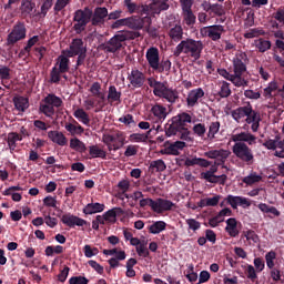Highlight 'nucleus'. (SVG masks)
I'll list each match as a JSON object with an SVG mask.
<instances>
[{
  "instance_id": "nucleus-1",
  "label": "nucleus",
  "mask_w": 284,
  "mask_h": 284,
  "mask_svg": "<svg viewBox=\"0 0 284 284\" xmlns=\"http://www.w3.org/2000/svg\"><path fill=\"white\" fill-rule=\"evenodd\" d=\"M187 123H192L190 113L182 112L172 116L164 125L165 136H175L180 141H192V131L187 129Z\"/></svg>"
},
{
  "instance_id": "nucleus-2",
  "label": "nucleus",
  "mask_w": 284,
  "mask_h": 284,
  "mask_svg": "<svg viewBox=\"0 0 284 284\" xmlns=\"http://www.w3.org/2000/svg\"><path fill=\"white\" fill-rule=\"evenodd\" d=\"M204 48L205 44H203V41L195 40L193 38H186L175 47L173 51V57L184 54V57H187V59L199 61V59H201V54H203Z\"/></svg>"
},
{
  "instance_id": "nucleus-3",
  "label": "nucleus",
  "mask_w": 284,
  "mask_h": 284,
  "mask_svg": "<svg viewBox=\"0 0 284 284\" xmlns=\"http://www.w3.org/2000/svg\"><path fill=\"white\" fill-rule=\"evenodd\" d=\"M231 116L236 121V123H241V120L246 116L245 123L251 125L252 132H258V128H261V115L254 111L250 103L231 111Z\"/></svg>"
},
{
  "instance_id": "nucleus-4",
  "label": "nucleus",
  "mask_w": 284,
  "mask_h": 284,
  "mask_svg": "<svg viewBox=\"0 0 284 284\" xmlns=\"http://www.w3.org/2000/svg\"><path fill=\"white\" fill-rule=\"evenodd\" d=\"M59 108H63V100L54 93H49L41 101L39 112L40 114H44L48 119H52V116L57 114V110H59Z\"/></svg>"
},
{
  "instance_id": "nucleus-5",
  "label": "nucleus",
  "mask_w": 284,
  "mask_h": 284,
  "mask_svg": "<svg viewBox=\"0 0 284 284\" xmlns=\"http://www.w3.org/2000/svg\"><path fill=\"white\" fill-rule=\"evenodd\" d=\"M92 9L85 7L84 9H79L73 13V30L77 34H81L85 32V28H88V23L92 22Z\"/></svg>"
},
{
  "instance_id": "nucleus-6",
  "label": "nucleus",
  "mask_w": 284,
  "mask_h": 284,
  "mask_svg": "<svg viewBox=\"0 0 284 284\" xmlns=\"http://www.w3.org/2000/svg\"><path fill=\"white\" fill-rule=\"evenodd\" d=\"M232 152L236 159L242 161V163H245V165H254V151H252L247 143H234L232 146Z\"/></svg>"
},
{
  "instance_id": "nucleus-7",
  "label": "nucleus",
  "mask_w": 284,
  "mask_h": 284,
  "mask_svg": "<svg viewBox=\"0 0 284 284\" xmlns=\"http://www.w3.org/2000/svg\"><path fill=\"white\" fill-rule=\"evenodd\" d=\"M102 143L106 145L109 152H116V150H121L123 145H125V133L123 131H116L113 134H103L102 135Z\"/></svg>"
},
{
  "instance_id": "nucleus-8",
  "label": "nucleus",
  "mask_w": 284,
  "mask_h": 284,
  "mask_svg": "<svg viewBox=\"0 0 284 284\" xmlns=\"http://www.w3.org/2000/svg\"><path fill=\"white\" fill-rule=\"evenodd\" d=\"M27 34H28V29L26 28V23L18 21L7 37V45H14V43H19V41H23Z\"/></svg>"
},
{
  "instance_id": "nucleus-9",
  "label": "nucleus",
  "mask_w": 284,
  "mask_h": 284,
  "mask_svg": "<svg viewBox=\"0 0 284 284\" xmlns=\"http://www.w3.org/2000/svg\"><path fill=\"white\" fill-rule=\"evenodd\" d=\"M125 43V38L121 33H116L109 41L100 44V50H103L106 54H115Z\"/></svg>"
},
{
  "instance_id": "nucleus-10",
  "label": "nucleus",
  "mask_w": 284,
  "mask_h": 284,
  "mask_svg": "<svg viewBox=\"0 0 284 284\" xmlns=\"http://www.w3.org/2000/svg\"><path fill=\"white\" fill-rule=\"evenodd\" d=\"M262 145L266 150L275 152L274 156H277V159H284V139L282 140L281 135H276L274 139H265Z\"/></svg>"
},
{
  "instance_id": "nucleus-11",
  "label": "nucleus",
  "mask_w": 284,
  "mask_h": 284,
  "mask_svg": "<svg viewBox=\"0 0 284 284\" xmlns=\"http://www.w3.org/2000/svg\"><path fill=\"white\" fill-rule=\"evenodd\" d=\"M105 19H108V8L97 7L94 11H92L91 26L103 28V26H105Z\"/></svg>"
},
{
  "instance_id": "nucleus-12",
  "label": "nucleus",
  "mask_w": 284,
  "mask_h": 284,
  "mask_svg": "<svg viewBox=\"0 0 284 284\" xmlns=\"http://www.w3.org/2000/svg\"><path fill=\"white\" fill-rule=\"evenodd\" d=\"M156 97H159V99H164L171 105H174V103H179V91L176 89L168 87L166 82Z\"/></svg>"
},
{
  "instance_id": "nucleus-13",
  "label": "nucleus",
  "mask_w": 284,
  "mask_h": 284,
  "mask_svg": "<svg viewBox=\"0 0 284 284\" xmlns=\"http://www.w3.org/2000/svg\"><path fill=\"white\" fill-rule=\"evenodd\" d=\"M230 154H232L230 150L220 149L205 152L204 156H206V159H215V165H225V161H227Z\"/></svg>"
},
{
  "instance_id": "nucleus-14",
  "label": "nucleus",
  "mask_w": 284,
  "mask_h": 284,
  "mask_svg": "<svg viewBox=\"0 0 284 284\" xmlns=\"http://www.w3.org/2000/svg\"><path fill=\"white\" fill-rule=\"evenodd\" d=\"M145 23L146 26H150V23H152V18H141L139 16H131L126 18V28H130L131 30H143Z\"/></svg>"
},
{
  "instance_id": "nucleus-15",
  "label": "nucleus",
  "mask_w": 284,
  "mask_h": 284,
  "mask_svg": "<svg viewBox=\"0 0 284 284\" xmlns=\"http://www.w3.org/2000/svg\"><path fill=\"white\" fill-rule=\"evenodd\" d=\"M175 205L176 204L170 200L158 197L154 200L153 212H155V214H163V212L172 211V207H175Z\"/></svg>"
},
{
  "instance_id": "nucleus-16",
  "label": "nucleus",
  "mask_w": 284,
  "mask_h": 284,
  "mask_svg": "<svg viewBox=\"0 0 284 284\" xmlns=\"http://www.w3.org/2000/svg\"><path fill=\"white\" fill-rule=\"evenodd\" d=\"M61 222L68 227H74V225L78 227H83V225H88V221L70 213L62 215Z\"/></svg>"
},
{
  "instance_id": "nucleus-17",
  "label": "nucleus",
  "mask_w": 284,
  "mask_h": 284,
  "mask_svg": "<svg viewBox=\"0 0 284 284\" xmlns=\"http://www.w3.org/2000/svg\"><path fill=\"white\" fill-rule=\"evenodd\" d=\"M225 201L233 210H237L239 205L240 207H250L252 205V202L247 197L243 196L227 195Z\"/></svg>"
},
{
  "instance_id": "nucleus-18",
  "label": "nucleus",
  "mask_w": 284,
  "mask_h": 284,
  "mask_svg": "<svg viewBox=\"0 0 284 284\" xmlns=\"http://www.w3.org/2000/svg\"><path fill=\"white\" fill-rule=\"evenodd\" d=\"M145 59H146V61L149 63V68H152L153 70L155 68H158L159 62L161 61V55H160V52H159V48L150 47L146 50Z\"/></svg>"
},
{
  "instance_id": "nucleus-19",
  "label": "nucleus",
  "mask_w": 284,
  "mask_h": 284,
  "mask_svg": "<svg viewBox=\"0 0 284 284\" xmlns=\"http://www.w3.org/2000/svg\"><path fill=\"white\" fill-rule=\"evenodd\" d=\"M151 114H153L154 123H163L168 119V108L156 103L151 108Z\"/></svg>"
},
{
  "instance_id": "nucleus-20",
  "label": "nucleus",
  "mask_w": 284,
  "mask_h": 284,
  "mask_svg": "<svg viewBox=\"0 0 284 284\" xmlns=\"http://www.w3.org/2000/svg\"><path fill=\"white\" fill-rule=\"evenodd\" d=\"M128 80L130 81L132 88L135 89L143 88V85H145V74L138 69L131 71Z\"/></svg>"
},
{
  "instance_id": "nucleus-21",
  "label": "nucleus",
  "mask_w": 284,
  "mask_h": 284,
  "mask_svg": "<svg viewBox=\"0 0 284 284\" xmlns=\"http://www.w3.org/2000/svg\"><path fill=\"white\" fill-rule=\"evenodd\" d=\"M231 141H233V143H247V145H254V143H256V135L250 132H241L231 135Z\"/></svg>"
},
{
  "instance_id": "nucleus-22",
  "label": "nucleus",
  "mask_w": 284,
  "mask_h": 284,
  "mask_svg": "<svg viewBox=\"0 0 284 284\" xmlns=\"http://www.w3.org/2000/svg\"><path fill=\"white\" fill-rule=\"evenodd\" d=\"M204 97L205 91H203L201 88L191 90L186 98L187 108H194L195 105H199V99H203Z\"/></svg>"
},
{
  "instance_id": "nucleus-23",
  "label": "nucleus",
  "mask_w": 284,
  "mask_h": 284,
  "mask_svg": "<svg viewBox=\"0 0 284 284\" xmlns=\"http://www.w3.org/2000/svg\"><path fill=\"white\" fill-rule=\"evenodd\" d=\"M88 50L84 45H83V40L75 38L72 40L69 50H67V57L72 58V57H77L78 54H80L81 52Z\"/></svg>"
},
{
  "instance_id": "nucleus-24",
  "label": "nucleus",
  "mask_w": 284,
  "mask_h": 284,
  "mask_svg": "<svg viewBox=\"0 0 284 284\" xmlns=\"http://www.w3.org/2000/svg\"><path fill=\"white\" fill-rule=\"evenodd\" d=\"M205 30L209 39H211L212 41H219V39H221V34L225 32V28L221 24H213L206 27Z\"/></svg>"
},
{
  "instance_id": "nucleus-25",
  "label": "nucleus",
  "mask_w": 284,
  "mask_h": 284,
  "mask_svg": "<svg viewBox=\"0 0 284 284\" xmlns=\"http://www.w3.org/2000/svg\"><path fill=\"white\" fill-rule=\"evenodd\" d=\"M284 90L283 87L282 89H278V83L276 81H272L268 83L267 88L264 89V97L265 99H273V97H283Z\"/></svg>"
},
{
  "instance_id": "nucleus-26",
  "label": "nucleus",
  "mask_w": 284,
  "mask_h": 284,
  "mask_svg": "<svg viewBox=\"0 0 284 284\" xmlns=\"http://www.w3.org/2000/svg\"><path fill=\"white\" fill-rule=\"evenodd\" d=\"M169 39L173 41V43H181L183 40V27L181 24H175L170 28L168 31Z\"/></svg>"
},
{
  "instance_id": "nucleus-27",
  "label": "nucleus",
  "mask_w": 284,
  "mask_h": 284,
  "mask_svg": "<svg viewBox=\"0 0 284 284\" xmlns=\"http://www.w3.org/2000/svg\"><path fill=\"white\" fill-rule=\"evenodd\" d=\"M48 136L52 143L60 145L61 148L68 145V138L61 131H49Z\"/></svg>"
},
{
  "instance_id": "nucleus-28",
  "label": "nucleus",
  "mask_w": 284,
  "mask_h": 284,
  "mask_svg": "<svg viewBox=\"0 0 284 284\" xmlns=\"http://www.w3.org/2000/svg\"><path fill=\"white\" fill-rule=\"evenodd\" d=\"M105 210V204H101L99 202L95 203H89L87 204L82 212L83 214L88 215H92V214H99L101 212H103Z\"/></svg>"
},
{
  "instance_id": "nucleus-29",
  "label": "nucleus",
  "mask_w": 284,
  "mask_h": 284,
  "mask_svg": "<svg viewBox=\"0 0 284 284\" xmlns=\"http://www.w3.org/2000/svg\"><path fill=\"white\" fill-rule=\"evenodd\" d=\"M64 130L71 134V136H81L83 132H85V129L77 122V120H73V123H65Z\"/></svg>"
},
{
  "instance_id": "nucleus-30",
  "label": "nucleus",
  "mask_w": 284,
  "mask_h": 284,
  "mask_svg": "<svg viewBox=\"0 0 284 284\" xmlns=\"http://www.w3.org/2000/svg\"><path fill=\"white\" fill-rule=\"evenodd\" d=\"M182 19L184 26L187 28H194L196 26V14H194V11L189 10V11H182Z\"/></svg>"
},
{
  "instance_id": "nucleus-31",
  "label": "nucleus",
  "mask_w": 284,
  "mask_h": 284,
  "mask_svg": "<svg viewBox=\"0 0 284 284\" xmlns=\"http://www.w3.org/2000/svg\"><path fill=\"white\" fill-rule=\"evenodd\" d=\"M121 95H122L121 91H118L115 85L109 87L106 99L110 105H112V103H121Z\"/></svg>"
},
{
  "instance_id": "nucleus-32",
  "label": "nucleus",
  "mask_w": 284,
  "mask_h": 284,
  "mask_svg": "<svg viewBox=\"0 0 284 284\" xmlns=\"http://www.w3.org/2000/svg\"><path fill=\"white\" fill-rule=\"evenodd\" d=\"M225 232H227L229 236H232V239H236V236L239 235L236 219L231 217L226 220Z\"/></svg>"
},
{
  "instance_id": "nucleus-33",
  "label": "nucleus",
  "mask_w": 284,
  "mask_h": 284,
  "mask_svg": "<svg viewBox=\"0 0 284 284\" xmlns=\"http://www.w3.org/2000/svg\"><path fill=\"white\" fill-rule=\"evenodd\" d=\"M13 105H14L16 110H18L19 112H26V110H28V108H30V102H29L28 98L14 97Z\"/></svg>"
},
{
  "instance_id": "nucleus-34",
  "label": "nucleus",
  "mask_w": 284,
  "mask_h": 284,
  "mask_svg": "<svg viewBox=\"0 0 284 284\" xmlns=\"http://www.w3.org/2000/svg\"><path fill=\"white\" fill-rule=\"evenodd\" d=\"M219 130H221V122L214 121L209 124V131L206 133V139L209 141H214L216 139V134H219Z\"/></svg>"
},
{
  "instance_id": "nucleus-35",
  "label": "nucleus",
  "mask_w": 284,
  "mask_h": 284,
  "mask_svg": "<svg viewBox=\"0 0 284 284\" xmlns=\"http://www.w3.org/2000/svg\"><path fill=\"white\" fill-rule=\"evenodd\" d=\"M57 65L60 72H63L64 74L65 72H70V58L65 55H59L58 62L55 63V68Z\"/></svg>"
},
{
  "instance_id": "nucleus-36",
  "label": "nucleus",
  "mask_w": 284,
  "mask_h": 284,
  "mask_svg": "<svg viewBox=\"0 0 284 284\" xmlns=\"http://www.w3.org/2000/svg\"><path fill=\"white\" fill-rule=\"evenodd\" d=\"M70 148L71 150H74L75 152H79L80 154H83L88 151V146H85V143L83 141L79 140V138H73L70 140Z\"/></svg>"
},
{
  "instance_id": "nucleus-37",
  "label": "nucleus",
  "mask_w": 284,
  "mask_h": 284,
  "mask_svg": "<svg viewBox=\"0 0 284 284\" xmlns=\"http://www.w3.org/2000/svg\"><path fill=\"white\" fill-rule=\"evenodd\" d=\"M89 154L91 159H108V153L100 149L99 145L89 146Z\"/></svg>"
},
{
  "instance_id": "nucleus-38",
  "label": "nucleus",
  "mask_w": 284,
  "mask_h": 284,
  "mask_svg": "<svg viewBox=\"0 0 284 284\" xmlns=\"http://www.w3.org/2000/svg\"><path fill=\"white\" fill-rule=\"evenodd\" d=\"M73 116L77 118L80 123H83V125H90V115L88 112H85V110L77 109L73 112Z\"/></svg>"
},
{
  "instance_id": "nucleus-39",
  "label": "nucleus",
  "mask_w": 284,
  "mask_h": 284,
  "mask_svg": "<svg viewBox=\"0 0 284 284\" xmlns=\"http://www.w3.org/2000/svg\"><path fill=\"white\" fill-rule=\"evenodd\" d=\"M168 227V223L163 221H156L149 226L150 234H161V232H165Z\"/></svg>"
},
{
  "instance_id": "nucleus-40",
  "label": "nucleus",
  "mask_w": 284,
  "mask_h": 284,
  "mask_svg": "<svg viewBox=\"0 0 284 284\" xmlns=\"http://www.w3.org/2000/svg\"><path fill=\"white\" fill-rule=\"evenodd\" d=\"M0 79H1V85L7 88V90H10V85L8 84V81L10 79V68L6 65L0 67Z\"/></svg>"
},
{
  "instance_id": "nucleus-41",
  "label": "nucleus",
  "mask_w": 284,
  "mask_h": 284,
  "mask_svg": "<svg viewBox=\"0 0 284 284\" xmlns=\"http://www.w3.org/2000/svg\"><path fill=\"white\" fill-rule=\"evenodd\" d=\"M149 170L150 172H165L168 165H165L163 160H155L150 163Z\"/></svg>"
},
{
  "instance_id": "nucleus-42",
  "label": "nucleus",
  "mask_w": 284,
  "mask_h": 284,
  "mask_svg": "<svg viewBox=\"0 0 284 284\" xmlns=\"http://www.w3.org/2000/svg\"><path fill=\"white\" fill-rule=\"evenodd\" d=\"M156 7L155 4H153V2L151 4H139V10L138 13L143 16L146 14L145 17H150V14H156Z\"/></svg>"
},
{
  "instance_id": "nucleus-43",
  "label": "nucleus",
  "mask_w": 284,
  "mask_h": 284,
  "mask_svg": "<svg viewBox=\"0 0 284 284\" xmlns=\"http://www.w3.org/2000/svg\"><path fill=\"white\" fill-rule=\"evenodd\" d=\"M148 83L150 88H153V94L154 97H158L161 92L162 88L165 85V82L156 81L154 78H148Z\"/></svg>"
},
{
  "instance_id": "nucleus-44",
  "label": "nucleus",
  "mask_w": 284,
  "mask_h": 284,
  "mask_svg": "<svg viewBox=\"0 0 284 284\" xmlns=\"http://www.w3.org/2000/svg\"><path fill=\"white\" fill-rule=\"evenodd\" d=\"M242 236H244V239H246V241H248L250 245H254L256 243H260L261 239L258 237V234H256V232L254 230H247L244 231Z\"/></svg>"
},
{
  "instance_id": "nucleus-45",
  "label": "nucleus",
  "mask_w": 284,
  "mask_h": 284,
  "mask_svg": "<svg viewBox=\"0 0 284 284\" xmlns=\"http://www.w3.org/2000/svg\"><path fill=\"white\" fill-rule=\"evenodd\" d=\"M242 181L245 185H254L255 183H261V181H263V176L258 175L256 172H252L250 175L244 176Z\"/></svg>"
},
{
  "instance_id": "nucleus-46",
  "label": "nucleus",
  "mask_w": 284,
  "mask_h": 284,
  "mask_svg": "<svg viewBox=\"0 0 284 284\" xmlns=\"http://www.w3.org/2000/svg\"><path fill=\"white\" fill-rule=\"evenodd\" d=\"M172 70V62L170 60H162L158 63V68L153 69L154 72L163 74V72H170Z\"/></svg>"
},
{
  "instance_id": "nucleus-47",
  "label": "nucleus",
  "mask_w": 284,
  "mask_h": 284,
  "mask_svg": "<svg viewBox=\"0 0 284 284\" xmlns=\"http://www.w3.org/2000/svg\"><path fill=\"white\" fill-rule=\"evenodd\" d=\"M170 0H152V3L155 4V14H161V12L165 10H170V4H168Z\"/></svg>"
},
{
  "instance_id": "nucleus-48",
  "label": "nucleus",
  "mask_w": 284,
  "mask_h": 284,
  "mask_svg": "<svg viewBox=\"0 0 284 284\" xmlns=\"http://www.w3.org/2000/svg\"><path fill=\"white\" fill-rule=\"evenodd\" d=\"M232 94V89H230V82L223 81L220 87V91L217 92V97L221 99H227Z\"/></svg>"
},
{
  "instance_id": "nucleus-49",
  "label": "nucleus",
  "mask_w": 284,
  "mask_h": 284,
  "mask_svg": "<svg viewBox=\"0 0 284 284\" xmlns=\"http://www.w3.org/2000/svg\"><path fill=\"white\" fill-rule=\"evenodd\" d=\"M255 48H257L258 52H267L272 48V41L260 38L255 43Z\"/></svg>"
},
{
  "instance_id": "nucleus-50",
  "label": "nucleus",
  "mask_w": 284,
  "mask_h": 284,
  "mask_svg": "<svg viewBox=\"0 0 284 284\" xmlns=\"http://www.w3.org/2000/svg\"><path fill=\"white\" fill-rule=\"evenodd\" d=\"M231 81L236 88H247L248 85L247 80L243 79V74L234 73Z\"/></svg>"
},
{
  "instance_id": "nucleus-51",
  "label": "nucleus",
  "mask_w": 284,
  "mask_h": 284,
  "mask_svg": "<svg viewBox=\"0 0 284 284\" xmlns=\"http://www.w3.org/2000/svg\"><path fill=\"white\" fill-rule=\"evenodd\" d=\"M63 252H64V248L62 245H55V246L49 245L44 250L45 256H54V254H63Z\"/></svg>"
},
{
  "instance_id": "nucleus-52",
  "label": "nucleus",
  "mask_w": 284,
  "mask_h": 284,
  "mask_svg": "<svg viewBox=\"0 0 284 284\" xmlns=\"http://www.w3.org/2000/svg\"><path fill=\"white\" fill-rule=\"evenodd\" d=\"M61 74H64L58 67H53L50 72V83H60Z\"/></svg>"
},
{
  "instance_id": "nucleus-53",
  "label": "nucleus",
  "mask_w": 284,
  "mask_h": 284,
  "mask_svg": "<svg viewBox=\"0 0 284 284\" xmlns=\"http://www.w3.org/2000/svg\"><path fill=\"white\" fill-rule=\"evenodd\" d=\"M233 70H234V74H243V72L247 70V67H245V63L243 62V60L237 58L233 61Z\"/></svg>"
},
{
  "instance_id": "nucleus-54",
  "label": "nucleus",
  "mask_w": 284,
  "mask_h": 284,
  "mask_svg": "<svg viewBox=\"0 0 284 284\" xmlns=\"http://www.w3.org/2000/svg\"><path fill=\"white\" fill-rule=\"evenodd\" d=\"M216 172H219V168L216 165H213L209 171L201 173V179L206 182L212 181V179L216 176Z\"/></svg>"
},
{
  "instance_id": "nucleus-55",
  "label": "nucleus",
  "mask_w": 284,
  "mask_h": 284,
  "mask_svg": "<svg viewBox=\"0 0 284 284\" xmlns=\"http://www.w3.org/2000/svg\"><path fill=\"white\" fill-rule=\"evenodd\" d=\"M123 6L124 8H126L129 14H134L135 12H139V4L133 0H124Z\"/></svg>"
},
{
  "instance_id": "nucleus-56",
  "label": "nucleus",
  "mask_w": 284,
  "mask_h": 284,
  "mask_svg": "<svg viewBox=\"0 0 284 284\" xmlns=\"http://www.w3.org/2000/svg\"><path fill=\"white\" fill-rule=\"evenodd\" d=\"M209 9H211L210 12L215 14V17H223V14H225V8H223V4L213 3L212 6H209Z\"/></svg>"
},
{
  "instance_id": "nucleus-57",
  "label": "nucleus",
  "mask_w": 284,
  "mask_h": 284,
  "mask_svg": "<svg viewBox=\"0 0 284 284\" xmlns=\"http://www.w3.org/2000/svg\"><path fill=\"white\" fill-rule=\"evenodd\" d=\"M129 140L131 143H148V135H143V133H132Z\"/></svg>"
},
{
  "instance_id": "nucleus-58",
  "label": "nucleus",
  "mask_w": 284,
  "mask_h": 284,
  "mask_svg": "<svg viewBox=\"0 0 284 284\" xmlns=\"http://www.w3.org/2000/svg\"><path fill=\"white\" fill-rule=\"evenodd\" d=\"M193 132L196 136L203 139V136H205V133L207 132V128H205V124L203 123H197L193 126Z\"/></svg>"
},
{
  "instance_id": "nucleus-59",
  "label": "nucleus",
  "mask_w": 284,
  "mask_h": 284,
  "mask_svg": "<svg viewBox=\"0 0 284 284\" xmlns=\"http://www.w3.org/2000/svg\"><path fill=\"white\" fill-rule=\"evenodd\" d=\"M265 261L268 270H274V261H276V252L270 251L265 254Z\"/></svg>"
},
{
  "instance_id": "nucleus-60",
  "label": "nucleus",
  "mask_w": 284,
  "mask_h": 284,
  "mask_svg": "<svg viewBox=\"0 0 284 284\" xmlns=\"http://www.w3.org/2000/svg\"><path fill=\"white\" fill-rule=\"evenodd\" d=\"M97 99L94 112H103V108H105V93H103L102 95H97Z\"/></svg>"
},
{
  "instance_id": "nucleus-61",
  "label": "nucleus",
  "mask_w": 284,
  "mask_h": 284,
  "mask_svg": "<svg viewBox=\"0 0 284 284\" xmlns=\"http://www.w3.org/2000/svg\"><path fill=\"white\" fill-rule=\"evenodd\" d=\"M120 34L124 38V42L132 41V40L139 39V37H141V32H139V31L120 32Z\"/></svg>"
},
{
  "instance_id": "nucleus-62",
  "label": "nucleus",
  "mask_w": 284,
  "mask_h": 284,
  "mask_svg": "<svg viewBox=\"0 0 284 284\" xmlns=\"http://www.w3.org/2000/svg\"><path fill=\"white\" fill-rule=\"evenodd\" d=\"M34 6H36L34 2H31L30 0H23L21 3V10L26 14H30V12L34 10Z\"/></svg>"
},
{
  "instance_id": "nucleus-63",
  "label": "nucleus",
  "mask_w": 284,
  "mask_h": 284,
  "mask_svg": "<svg viewBox=\"0 0 284 284\" xmlns=\"http://www.w3.org/2000/svg\"><path fill=\"white\" fill-rule=\"evenodd\" d=\"M207 183H213L217 185H225L227 183V175H215L213 179L209 180Z\"/></svg>"
},
{
  "instance_id": "nucleus-64",
  "label": "nucleus",
  "mask_w": 284,
  "mask_h": 284,
  "mask_svg": "<svg viewBox=\"0 0 284 284\" xmlns=\"http://www.w3.org/2000/svg\"><path fill=\"white\" fill-rule=\"evenodd\" d=\"M90 283V280H88L85 276H72L69 280V284H88Z\"/></svg>"
}]
</instances>
